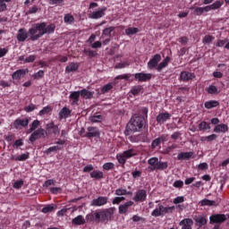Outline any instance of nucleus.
I'll use <instances>...</instances> for the list:
<instances>
[{
	"mask_svg": "<svg viewBox=\"0 0 229 229\" xmlns=\"http://www.w3.org/2000/svg\"><path fill=\"white\" fill-rule=\"evenodd\" d=\"M55 24L47 25L46 22L36 23L29 30V37L32 42H35V40H38L44 35L55 33Z\"/></svg>",
	"mask_w": 229,
	"mask_h": 229,
	"instance_id": "f257e3e1",
	"label": "nucleus"
},
{
	"mask_svg": "<svg viewBox=\"0 0 229 229\" xmlns=\"http://www.w3.org/2000/svg\"><path fill=\"white\" fill-rule=\"evenodd\" d=\"M144 124H146L144 116L140 114H134L127 124V131L131 133L140 131L144 127Z\"/></svg>",
	"mask_w": 229,
	"mask_h": 229,
	"instance_id": "f03ea898",
	"label": "nucleus"
},
{
	"mask_svg": "<svg viewBox=\"0 0 229 229\" xmlns=\"http://www.w3.org/2000/svg\"><path fill=\"white\" fill-rule=\"evenodd\" d=\"M162 60V55L159 54H156L148 63V67L150 70L157 69L158 72H162V69H165L167 65H169V61L171 58L169 56H166L159 64L158 63Z\"/></svg>",
	"mask_w": 229,
	"mask_h": 229,
	"instance_id": "7ed1b4c3",
	"label": "nucleus"
},
{
	"mask_svg": "<svg viewBox=\"0 0 229 229\" xmlns=\"http://www.w3.org/2000/svg\"><path fill=\"white\" fill-rule=\"evenodd\" d=\"M114 216V208H107L98 212H96V223H107L109 219H112Z\"/></svg>",
	"mask_w": 229,
	"mask_h": 229,
	"instance_id": "20e7f679",
	"label": "nucleus"
},
{
	"mask_svg": "<svg viewBox=\"0 0 229 229\" xmlns=\"http://www.w3.org/2000/svg\"><path fill=\"white\" fill-rule=\"evenodd\" d=\"M135 155H137V151L133 148H130L123 153L117 154L116 158L119 164L124 165L128 158H131V157H135Z\"/></svg>",
	"mask_w": 229,
	"mask_h": 229,
	"instance_id": "39448f33",
	"label": "nucleus"
},
{
	"mask_svg": "<svg viewBox=\"0 0 229 229\" xmlns=\"http://www.w3.org/2000/svg\"><path fill=\"white\" fill-rule=\"evenodd\" d=\"M173 210H174V206L165 208L159 204L158 208L154 209L151 216L154 217H160V216H165V214H173Z\"/></svg>",
	"mask_w": 229,
	"mask_h": 229,
	"instance_id": "423d86ee",
	"label": "nucleus"
},
{
	"mask_svg": "<svg viewBox=\"0 0 229 229\" xmlns=\"http://www.w3.org/2000/svg\"><path fill=\"white\" fill-rule=\"evenodd\" d=\"M108 203V197L100 196L97 199H94L90 202L91 207H103Z\"/></svg>",
	"mask_w": 229,
	"mask_h": 229,
	"instance_id": "0eeeda50",
	"label": "nucleus"
},
{
	"mask_svg": "<svg viewBox=\"0 0 229 229\" xmlns=\"http://www.w3.org/2000/svg\"><path fill=\"white\" fill-rule=\"evenodd\" d=\"M42 137H46V130L40 128L35 131L30 137V142H35L38 139H42Z\"/></svg>",
	"mask_w": 229,
	"mask_h": 229,
	"instance_id": "6e6552de",
	"label": "nucleus"
},
{
	"mask_svg": "<svg viewBox=\"0 0 229 229\" xmlns=\"http://www.w3.org/2000/svg\"><path fill=\"white\" fill-rule=\"evenodd\" d=\"M106 12V7L99 8L98 11L92 12L89 14V19H101L105 17V13Z\"/></svg>",
	"mask_w": 229,
	"mask_h": 229,
	"instance_id": "1a4fd4ad",
	"label": "nucleus"
},
{
	"mask_svg": "<svg viewBox=\"0 0 229 229\" xmlns=\"http://www.w3.org/2000/svg\"><path fill=\"white\" fill-rule=\"evenodd\" d=\"M88 132L83 135V137H87L88 139H91V137H99L101 134L99 132V129L96 127H88Z\"/></svg>",
	"mask_w": 229,
	"mask_h": 229,
	"instance_id": "9d476101",
	"label": "nucleus"
},
{
	"mask_svg": "<svg viewBox=\"0 0 229 229\" xmlns=\"http://www.w3.org/2000/svg\"><path fill=\"white\" fill-rule=\"evenodd\" d=\"M30 72L28 69H21L14 72L12 75L13 80H21V78H24L26 74Z\"/></svg>",
	"mask_w": 229,
	"mask_h": 229,
	"instance_id": "9b49d317",
	"label": "nucleus"
},
{
	"mask_svg": "<svg viewBox=\"0 0 229 229\" xmlns=\"http://www.w3.org/2000/svg\"><path fill=\"white\" fill-rule=\"evenodd\" d=\"M148 197V193L145 190H140L136 192V195L134 196L133 199L134 201H146V198Z\"/></svg>",
	"mask_w": 229,
	"mask_h": 229,
	"instance_id": "f8f14e48",
	"label": "nucleus"
},
{
	"mask_svg": "<svg viewBox=\"0 0 229 229\" xmlns=\"http://www.w3.org/2000/svg\"><path fill=\"white\" fill-rule=\"evenodd\" d=\"M169 119H171V114L165 112V113H160L157 116V122L159 124H164V123H165L166 121H169Z\"/></svg>",
	"mask_w": 229,
	"mask_h": 229,
	"instance_id": "ddd939ff",
	"label": "nucleus"
},
{
	"mask_svg": "<svg viewBox=\"0 0 229 229\" xmlns=\"http://www.w3.org/2000/svg\"><path fill=\"white\" fill-rule=\"evenodd\" d=\"M134 77L138 81H149L151 80V73L139 72L135 73Z\"/></svg>",
	"mask_w": 229,
	"mask_h": 229,
	"instance_id": "4468645a",
	"label": "nucleus"
},
{
	"mask_svg": "<svg viewBox=\"0 0 229 229\" xmlns=\"http://www.w3.org/2000/svg\"><path fill=\"white\" fill-rule=\"evenodd\" d=\"M210 223H225L226 221V216L222 214V215H213L210 216Z\"/></svg>",
	"mask_w": 229,
	"mask_h": 229,
	"instance_id": "2eb2a0df",
	"label": "nucleus"
},
{
	"mask_svg": "<svg viewBox=\"0 0 229 229\" xmlns=\"http://www.w3.org/2000/svg\"><path fill=\"white\" fill-rule=\"evenodd\" d=\"M28 31H26L25 29H20L18 30L16 38L18 40V42H24L26 40V38H28Z\"/></svg>",
	"mask_w": 229,
	"mask_h": 229,
	"instance_id": "dca6fc26",
	"label": "nucleus"
},
{
	"mask_svg": "<svg viewBox=\"0 0 229 229\" xmlns=\"http://www.w3.org/2000/svg\"><path fill=\"white\" fill-rule=\"evenodd\" d=\"M28 124H30V120L28 118L16 119L13 123V126L17 130H19V128H21V126L26 127V126H28Z\"/></svg>",
	"mask_w": 229,
	"mask_h": 229,
	"instance_id": "f3484780",
	"label": "nucleus"
},
{
	"mask_svg": "<svg viewBox=\"0 0 229 229\" xmlns=\"http://www.w3.org/2000/svg\"><path fill=\"white\" fill-rule=\"evenodd\" d=\"M180 226H182V229H192V225L194 222L191 218H184L179 223Z\"/></svg>",
	"mask_w": 229,
	"mask_h": 229,
	"instance_id": "a211bd4d",
	"label": "nucleus"
},
{
	"mask_svg": "<svg viewBox=\"0 0 229 229\" xmlns=\"http://www.w3.org/2000/svg\"><path fill=\"white\" fill-rule=\"evenodd\" d=\"M180 78L182 81H191V80H194V78H196V75L189 72H182Z\"/></svg>",
	"mask_w": 229,
	"mask_h": 229,
	"instance_id": "6ab92c4d",
	"label": "nucleus"
},
{
	"mask_svg": "<svg viewBox=\"0 0 229 229\" xmlns=\"http://www.w3.org/2000/svg\"><path fill=\"white\" fill-rule=\"evenodd\" d=\"M133 206V201L130 200L125 202L124 204H122L119 206V214H126V212H128V208H130V207Z\"/></svg>",
	"mask_w": 229,
	"mask_h": 229,
	"instance_id": "aec40b11",
	"label": "nucleus"
},
{
	"mask_svg": "<svg viewBox=\"0 0 229 229\" xmlns=\"http://www.w3.org/2000/svg\"><path fill=\"white\" fill-rule=\"evenodd\" d=\"M213 131L215 133H226V131H228V125L225 123L217 124Z\"/></svg>",
	"mask_w": 229,
	"mask_h": 229,
	"instance_id": "412c9836",
	"label": "nucleus"
},
{
	"mask_svg": "<svg viewBox=\"0 0 229 229\" xmlns=\"http://www.w3.org/2000/svg\"><path fill=\"white\" fill-rule=\"evenodd\" d=\"M193 155L194 152H181L177 156V160H189Z\"/></svg>",
	"mask_w": 229,
	"mask_h": 229,
	"instance_id": "4be33fe9",
	"label": "nucleus"
},
{
	"mask_svg": "<svg viewBox=\"0 0 229 229\" xmlns=\"http://www.w3.org/2000/svg\"><path fill=\"white\" fill-rule=\"evenodd\" d=\"M148 164L150 165L148 166V169L150 171H157V165H158V158L157 157H152L148 160Z\"/></svg>",
	"mask_w": 229,
	"mask_h": 229,
	"instance_id": "5701e85b",
	"label": "nucleus"
},
{
	"mask_svg": "<svg viewBox=\"0 0 229 229\" xmlns=\"http://www.w3.org/2000/svg\"><path fill=\"white\" fill-rule=\"evenodd\" d=\"M72 225H75L76 226H80L81 225H85V217L83 216L79 215L78 216L74 217L72 220Z\"/></svg>",
	"mask_w": 229,
	"mask_h": 229,
	"instance_id": "b1692460",
	"label": "nucleus"
},
{
	"mask_svg": "<svg viewBox=\"0 0 229 229\" xmlns=\"http://www.w3.org/2000/svg\"><path fill=\"white\" fill-rule=\"evenodd\" d=\"M115 30V27H109L103 30L101 38H110L112 37V31Z\"/></svg>",
	"mask_w": 229,
	"mask_h": 229,
	"instance_id": "393cba45",
	"label": "nucleus"
},
{
	"mask_svg": "<svg viewBox=\"0 0 229 229\" xmlns=\"http://www.w3.org/2000/svg\"><path fill=\"white\" fill-rule=\"evenodd\" d=\"M71 115V111L67 107H64L59 112V119H67Z\"/></svg>",
	"mask_w": 229,
	"mask_h": 229,
	"instance_id": "a878e982",
	"label": "nucleus"
},
{
	"mask_svg": "<svg viewBox=\"0 0 229 229\" xmlns=\"http://www.w3.org/2000/svg\"><path fill=\"white\" fill-rule=\"evenodd\" d=\"M162 142H165V136H161L154 140L151 143L152 149H155V148H158V145L162 144Z\"/></svg>",
	"mask_w": 229,
	"mask_h": 229,
	"instance_id": "bb28decb",
	"label": "nucleus"
},
{
	"mask_svg": "<svg viewBox=\"0 0 229 229\" xmlns=\"http://www.w3.org/2000/svg\"><path fill=\"white\" fill-rule=\"evenodd\" d=\"M80 94H81V98H83V99H92V97L94 96L92 92L85 89H81L80 91Z\"/></svg>",
	"mask_w": 229,
	"mask_h": 229,
	"instance_id": "cd10ccee",
	"label": "nucleus"
},
{
	"mask_svg": "<svg viewBox=\"0 0 229 229\" xmlns=\"http://www.w3.org/2000/svg\"><path fill=\"white\" fill-rule=\"evenodd\" d=\"M80 91H73L70 94V99H72V105H78V101H80Z\"/></svg>",
	"mask_w": 229,
	"mask_h": 229,
	"instance_id": "c85d7f7f",
	"label": "nucleus"
},
{
	"mask_svg": "<svg viewBox=\"0 0 229 229\" xmlns=\"http://www.w3.org/2000/svg\"><path fill=\"white\" fill-rule=\"evenodd\" d=\"M204 106L208 110H210V108H216V106H219V102L216 100H209L205 102Z\"/></svg>",
	"mask_w": 229,
	"mask_h": 229,
	"instance_id": "c756f323",
	"label": "nucleus"
},
{
	"mask_svg": "<svg viewBox=\"0 0 229 229\" xmlns=\"http://www.w3.org/2000/svg\"><path fill=\"white\" fill-rule=\"evenodd\" d=\"M202 207H217V203L215 200H210L208 199H204L200 202Z\"/></svg>",
	"mask_w": 229,
	"mask_h": 229,
	"instance_id": "7c9ffc66",
	"label": "nucleus"
},
{
	"mask_svg": "<svg viewBox=\"0 0 229 229\" xmlns=\"http://www.w3.org/2000/svg\"><path fill=\"white\" fill-rule=\"evenodd\" d=\"M80 64L78 63H71L68 66H66V72H74V71H78Z\"/></svg>",
	"mask_w": 229,
	"mask_h": 229,
	"instance_id": "2f4dec72",
	"label": "nucleus"
},
{
	"mask_svg": "<svg viewBox=\"0 0 229 229\" xmlns=\"http://www.w3.org/2000/svg\"><path fill=\"white\" fill-rule=\"evenodd\" d=\"M169 167V165L167 162H162V161H157V165L156 167V170L157 171H164Z\"/></svg>",
	"mask_w": 229,
	"mask_h": 229,
	"instance_id": "473e14b6",
	"label": "nucleus"
},
{
	"mask_svg": "<svg viewBox=\"0 0 229 229\" xmlns=\"http://www.w3.org/2000/svg\"><path fill=\"white\" fill-rule=\"evenodd\" d=\"M40 126V122L38 120H34L30 125V128L29 129V133H31V131H35Z\"/></svg>",
	"mask_w": 229,
	"mask_h": 229,
	"instance_id": "72a5a7b5",
	"label": "nucleus"
},
{
	"mask_svg": "<svg viewBox=\"0 0 229 229\" xmlns=\"http://www.w3.org/2000/svg\"><path fill=\"white\" fill-rule=\"evenodd\" d=\"M90 176L95 178V180H101L103 178V172L101 171H93L90 173Z\"/></svg>",
	"mask_w": 229,
	"mask_h": 229,
	"instance_id": "f704fd0d",
	"label": "nucleus"
},
{
	"mask_svg": "<svg viewBox=\"0 0 229 229\" xmlns=\"http://www.w3.org/2000/svg\"><path fill=\"white\" fill-rule=\"evenodd\" d=\"M125 33L129 37H131V35H136V33H139V28H128L125 30Z\"/></svg>",
	"mask_w": 229,
	"mask_h": 229,
	"instance_id": "c9c22d12",
	"label": "nucleus"
},
{
	"mask_svg": "<svg viewBox=\"0 0 229 229\" xmlns=\"http://www.w3.org/2000/svg\"><path fill=\"white\" fill-rule=\"evenodd\" d=\"M60 149H62V147H60V146H54V147H50L49 148L45 150V153H46V155H51V153L56 152V151H60Z\"/></svg>",
	"mask_w": 229,
	"mask_h": 229,
	"instance_id": "e433bc0d",
	"label": "nucleus"
},
{
	"mask_svg": "<svg viewBox=\"0 0 229 229\" xmlns=\"http://www.w3.org/2000/svg\"><path fill=\"white\" fill-rule=\"evenodd\" d=\"M206 91L208 92V94H219L217 87L214 85H210L209 87L206 88Z\"/></svg>",
	"mask_w": 229,
	"mask_h": 229,
	"instance_id": "4c0bfd02",
	"label": "nucleus"
},
{
	"mask_svg": "<svg viewBox=\"0 0 229 229\" xmlns=\"http://www.w3.org/2000/svg\"><path fill=\"white\" fill-rule=\"evenodd\" d=\"M224 3L225 2L223 0L216 1L211 4V10H219V8H221V5L224 4Z\"/></svg>",
	"mask_w": 229,
	"mask_h": 229,
	"instance_id": "58836bf2",
	"label": "nucleus"
},
{
	"mask_svg": "<svg viewBox=\"0 0 229 229\" xmlns=\"http://www.w3.org/2000/svg\"><path fill=\"white\" fill-rule=\"evenodd\" d=\"M64 21L66 24H72V22H74V16H72V14H65Z\"/></svg>",
	"mask_w": 229,
	"mask_h": 229,
	"instance_id": "ea45409f",
	"label": "nucleus"
},
{
	"mask_svg": "<svg viewBox=\"0 0 229 229\" xmlns=\"http://www.w3.org/2000/svg\"><path fill=\"white\" fill-rule=\"evenodd\" d=\"M6 3H12V0H0V13L6 12Z\"/></svg>",
	"mask_w": 229,
	"mask_h": 229,
	"instance_id": "a19ab883",
	"label": "nucleus"
},
{
	"mask_svg": "<svg viewBox=\"0 0 229 229\" xmlns=\"http://www.w3.org/2000/svg\"><path fill=\"white\" fill-rule=\"evenodd\" d=\"M28 158H30V153L29 152L18 156L16 157V161L24 162V160H28Z\"/></svg>",
	"mask_w": 229,
	"mask_h": 229,
	"instance_id": "79ce46f5",
	"label": "nucleus"
},
{
	"mask_svg": "<svg viewBox=\"0 0 229 229\" xmlns=\"http://www.w3.org/2000/svg\"><path fill=\"white\" fill-rule=\"evenodd\" d=\"M140 90H142V86H134V87L131 88V93L133 96H137L138 94L140 93Z\"/></svg>",
	"mask_w": 229,
	"mask_h": 229,
	"instance_id": "37998d69",
	"label": "nucleus"
},
{
	"mask_svg": "<svg viewBox=\"0 0 229 229\" xmlns=\"http://www.w3.org/2000/svg\"><path fill=\"white\" fill-rule=\"evenodd\" d=\"M89 121L91 123H101L103 121V116L102 115H93L89 117Z\"/></svg>",
	"mask_w": 229,
	"mask_h": 229,
	"instance_id": "c03bdc74",
	"label": "nucleus"
},
{
	"mask_svg": "<svg viewBox=\"0 0 229 229\" xmlns=\"http://www.w3.org/2000/svg\"><path fill=\"white\" fill-rule=\"evenodd\" d=\"M53 210H55V206L52 204L43 208L41 212H43V214H48V212H53Z\"/></svg>",
	"mask_w": 229,
	"mask_h": 229,
	"instance_id": "a18cd8bd",
	"label": "nucleus"
},
{
	"mask_svg": "<svg viewBox=\"0 0 229 229\" xmlns=\"http://www.w3.org/2000/svg\"><path fill=\"white\" fill-rule=\"evenodd\" d=\"M196 223H198L199 226H205V224L207 223V218L203 216H199L195 219Z\"/></svg>",
	"mask_w": 229,
	"mask_h": 229,
	"instance_id": "49530a36",
	"label": "nucleus"
},
{
	"mask_svg": "<svg viewBox=\"0 0 229 229\" xmlns=\"http://www.w3.org/2000/svg\"><path fill=\"white\" fill-rule=\"evenodd\" d=\"M199 130L203 131V130H210V125L207 123V122H201L199 124Z\"/></svg>",
	"mask_w": 229,
	"mask_h": 229,
	"instance_id": "de8ad7c7",
	"label": "nucleus"
},
{
	"mask_svg": "<svg viewBox=\"0 0 229 229\" xmlns=\"http://www.w3.org/2000/svg\"><path fill=\"white\" fill-rule=\"evenodd\" d=\"M114 89V86L112 85V83H108L106 84L105 86H103L102 88V93L105 94L106 92H108L109 90H112Z\"/></svg>",
	"mask_w": 229,
	"mask_h": 229,
	"instance_id": "09e8293b",
	"label": "nucleus"
},
{
	"mask_svg": "<svg viewBox=\"0 0 229 229\" xmlns=\"http://www.w3.org/2000/svg\"><path fill=\"white\" fill-rule=\"evenodd\" d=\"M51 106H45L42 110L39 111V115H46V114H49V112H52Z\"/></svg>",
	"mask_w": 229,
	"mask_h": 229,
	"instance_id": "8fccbe9b",
	"label": "nucleus"
},
{
	"mask_svg": "<svg viewBox=\"0 0 229 229\" xmlns=\"http://www.w3.org/2000/svg\"><path fill=\"white\" fill-rule=\"evenodd\" d=\"M34 80H40V78H44V70H39L38 72L32 75Z\"/></svg>",
	"mask_w": 229,
	"mask_h": 229,
	"instance_id": "3c124183",
	"label": "nucleus"
},
{
	"mask_svg": "<svg viewBox=\"0 0 229 229\" xmlns=\"http://www.w3.org/2000/svg\"><path fill=\"white\" fill-rule=\"evenodd\" d=\"M84 54L87 56H89V58H94V56H96V55H98V53H96L90 49H84Z\"/></svg>",
	"mask_w": 229,
	"mask_h": 229,
	"instance_id": "603ef678",
	"label": "nucleus"
},
{
	"mask_svg": "<svg viewBox=\"0 0 229 229\" xmlns=\"http://www.w3.org/2000/svg\"><path fill=\"white\" fill-rule=\"evenodd\" d=\"M48 3L51 6H60L64 3V0H49Z\"/></svg>",
	"mask_w": 229,
	"mask_h": 229,
	"instance_id": "864d4df0",
	"label": "nucleus"
},
{
	"mask_svg": "<svg viewBox=\"0 0 229 229\" xmlns=\"http://www.w3.org/2000/svg\"><path fill=\"white\" fill-rule=\"evenodd\" d=\"M213 40H214V37L208 35L204 37L202 42L203 44H210L212 43Z\"/></svg>",
	"mask_w": 229,
	"mask_h": 229,
	"instance_id": "5fc2aeb1",
	"label": "nucleus"
},
{
	"mask_svg": "<svg viewBox=\"0 0 229 229\" xmlns=\"http://www.w3.org/2000/svg\"><path fill=\"white\" fill-rule=\"evenodd\" d=\"M37 106L35 104H30L29 106L24 107L25 112L30 113L33 112V110H36Z\"/></svg>",
	"mask_w": 229,
	"mask_h": 229,
	"instance_id": "6e6d98bb",
	"label": "nucleus"
},
{
	"mask_svg": "<svg viewBox=\"0 0 229 229\" xmlns=\"http://www.w3.org/2000/svg\"><path fill=\"white\" fill-rule=\"evenodd\" d=\"M114 163H106L103 165V169H105V171H110L111 169H114Z\"/></svg>",
	"mask_w": 229,
	"mask_h": 229,
	"instance_id": "4d7b16f0",
	"label": "nucleus"
},
{
	"mask_svg": "<svg viewBox=\"0 0 229 229\" xmlns=\"http://www.w3.org/2000/svg\"><path fill=\"white\" fill-rule=\"evenodd\" d=\"M86 220L89 221V222L96 221V212L95 213L88 214L86 216Z\"/></svg>",
	"mask_w": 229,
	"mask_h": 229,
	"instance_id": "13d9d810",
	"label": "nucleus"
},
{
	"mask_svg": "<svg viewBox=\"0 0 229 229\" xmlns=\"http://www.w3.org/2000/svg\"><path fill=\"white\" fill-rule=\"evenodd\" d=\"M124 197H115L114 199H113V205H119V203H121V201H124Z\"/></svg>",
	"mask_w": 229,
	"mask_h": 229,
	"instance_id": "bf43d9fd",
	"label": "nucleus"
},
{
	"mask_svg": "<svg viewBox=\"0 0 229 229\" xmlns=\"http://www.w3.org/2000/svg\"><path fill=\"white\" fill-rule=\"evenodd\" d=\"M130 64L128 62L119 63L116 64L115 69H124V67H128Z\"/></svg>",
	"mask_w": 229,
	"mask_h": 229,
	"instance_id": "052dcab7",
	"label": "nucleus"
},
{
	"mask_svg": "<svg viewBox=\"0 0 229 229\" xmlns=\"http://www.w3.org/2000/svg\"><path fill=\"white\" fill-rule=\"evenodd\" d=\"M37 57L35 55H30L29 57L25 58L24 64H31Z\"/></svg>",
	"mask_w": 229,
	"mask_h": 229,
	"instance_id": "680f3d73",
	"label": "nucleus"
},
{
	"mask_svg": "<svg viewBox=\"0 0 229 229\" xmlns=\"http://www.w3.org/2000/svg\"><path fill=\"white\" fill-rule=\"evenodd\" d=\"M193 13L194 15H203V7H196Z\"/></svg>",
	"mask_w": 229,
	"mask_h": 229,
	"instance_id": "e2e57ef3",
	"label": "nucleus"
},
{
	"mask_svg": "<svg viewBox=\"0 0 229 229\" xmlns=\"http://www.w3.org/2000/svg\"><path fill=\"white\" fill-rule=\"evenodd\" d=\"M126 192L125 189H118L115 191L116 196H125Z\"/></svg>",
	"mask_w": 229,
	"mask_h": 229,
	"instance_id": "0e129e2a",
	"label": "nucleus"
},
{
	"mask_svg": "<svg viewBox=\"0 0 229 229\" xmlns=\"http://www.w3.org/2000/svg\"><path fill=\"white\" fill-rule=\"evenodd\" d=\"M38 12V7H37V5H34L32 7H30L29 9V11L27 12V14H31V13H37Z\"/></svg>",
	"mask_w": 229,
	"mask_h": 229,
	"instance_id": "69168bd1",
	"label": "nucleus"
},
{
	"mask_svg": "<svg viewBox=\"0 0 229 229\" xmlns=\"http://www.w3.org/2000/svg\"><path fill=\"white\" fill-rule=\"evenodd\" d=\"M22 185H24V182L22 181H16L13 183V188L14 189H21V187H22Z\"/></svg>",
	"mask_w": 229,
	"mask_h": 229,
	"instance_id": "338daca9",
	"label": "nucleus"
},
{
	"mask_svg": "<svg viewBox=\"0 0 229 229\" xmlns=\"http://www.w3.org/2000/svg\"><path fill=\"white\" fill-rule=\"evenodd\" d=\"M132 221H133L134 223H139V221H146V219H144L143 217L139 216H137V215H134V216H132Z\"/></svg>",
	"mask_w": 229,
	"mask_h": 229,
	"instance_id": "774afa93",
	"label": "nucleus"
}]
</instances>
